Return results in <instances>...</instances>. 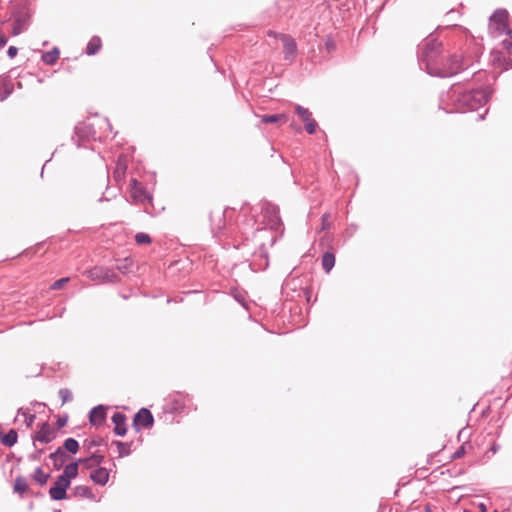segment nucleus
<instances>
[{"label":"nucleus","instance_id":"f257e3e1","mask_svg":"<svg viewBox=\"0 0 512 512\" xmlns=\"http://www.w3.org/2000/svg\"><path fill=\"white\" fill-rule=\"evenodd\" d=\"M418 61L421 69L431 76L451 77L463 69L461 55H442V44L436 38H426L419 47Z\"/></svg>","mask_w":512,"mask_h":512},{"label":"nucleus","instance_id":"f03ea898","mask_svg":"<svg viewBox=\"0 0 512 512\" xmlns=\"http://www.w3.org/2000/svg\"><path fill=\"white\" fill-rule=\"evenodd\" d=\"M490 94L488 88L463 90L460 85H452L441 101L447 106H451L446 110L448 113L466 112L476 110L486 104Z\"/></svg>","mask_w":512,"mask_h":512},{"label":"nucleus","instance_id":"7ed1b4c3","mask_svg":"<svg viewBox=\"0 0 512 512\" xmlns=\"http://www.w3.org/2000/svg\"><path fill=\"white\" fill-rule=\"evenodd\" d=\"M261 216L264 227L258 228L256 234L261 239L269 237L270 246H273L276 242V236L273 232L280 230L283 226L279 215V208L270 202H265L262 204Z\"/></svg>","mask_w":512,"mask_h":512},{"label":"nucleus","instance_id":"20e7f679","mask_svg":"<svg viewBox=\"0 0 512 512\" xmlns=\"http://www.w3.org/2000/svg\"><path fill=\"white\" fill-rule=\"evenodd\" d=\"M508 12L505 9H497L489 18V31L494 36L503 34L511 35L508 29Z\"/></svg>","mask_w":512,"mask_h":512},{"label":"nucleus","instance_id":"39448f33","mask_svg":"<svg viewBox=\"0 0 512 512\" xmlns=\"http://www.w3.org/2000/svg\"><path fill=\"white\" fill-rule=\"evenodd\" d=\"M71 483L68 479L61 477L56 478L54 485L49 489V496L54 501H60L67 498V489Z\"/></svg>","mask_w":512,"mask_h":512},{"label":"nucleus","instance_id":"423d86ee","mask_svg":"<svg viewBox=\"0 0 512 512\" xmlns=\"http://www.w3.org/2000/svg\"><path fill=\"white\" fill-rule=\"evenodd\" d=\"M226 209H216L210 213L211 232L214 236H219L223 233L226 226L225 213Z\"/></svg>","mask_w":512,"mask_h":512},{"label":"nucleus","instance_id":"0eeeda50","mask_svg":"<svg viewBox=\"0 0 512 512\" xmlns=\"http://www.w3.org/2000/svg\"><path fill=\"white\" fill-rule=\"evenodd\" d=\"M154 418L150 410L141 408L134 416L133 426L136 430H140L139 426L150 427L153 425Z\"/></svg>","mask_w":512,"mask_h":512},{"label":"nucleus","instance_id":"6e6552de","mask_svg":"<svg viewBox=\"0 0 512 512\" xmlns=\"http://www.w3.org/2000/svg\"><path fill=\"white\" fill-rule=\"evenodd\" d=\"M55 438L53 428L47 423H43L40 430L33 436V446L36 448L35 442L50 443Z\"/></svg>","mask_w":512,"mask_h":512},{"label":"nucleus","instance_id":"1a4fd4ad","mask_svg":"<svg viewBox=\"0 0 512 512\" xmlns=\"http://www.w3.org/2000/svg\"><path fill=\"white\" fill-rule=\"evenodd\" d=\"M93 279H102L108 282H117L119 277L111 269L105 267H94L90 270Z\"/></svg>","mask_w":512,"mask_h":512},{"label":"nucleus","instance_id":"9d476101","mask_svg":"<svg viewBox=\"0 0 512 512\" xmlns=\"http://www.w3.org/2000/svg\"><path fill=\"white\" fill-rule=\"evenodd\" d=\"M106 417V407L104 405H97L89 412V422L96 427L102 426Z\"/></svg>","mask_w":512,"mask_h":512},{"label":"nucleus","instance_id":"9b49d317","mask_svg":"<svg viewBox=\"0 0 512 512\" xmlns=\"http://www.w3.org/2000/svg\"><path fill=\"white\" fill-rule=\"evenodd\" d=\"M131 186H132V197L135 201L137 202H141V203H144V202H151L152 200V196L147 193L145 191V189L142 187V185L136 180V179H132L131 181Z\"/></svg>","mask_w":512,"mask_h":512},{"label":"nucleus","instance_id":"f8f14e48","mask_svg":"<svg viewBox=\"0 0 512 512\" xmlns=\"http://www.w3.org/2000/svg\"><path fill=\"white\" fill-rule=\"evenodd\" d=\"M126 415L122 412H115L112 416L114 433L117 436H124L127 433Z\"/></svg>","mask_w":512,"mask_h":512},{"label":"nucleus","instance_id":"ddd939ff","mask_svg":"<svg viewBox=\"0 0 512 512\" xmlns=\"http://www.w3.org/2000/svg\"><path fill=\"white\" fill-rule=\"evenodd\" d=\"M283 41V53L286 60H292L297 50L296 42L288 35L282 34L280 36Z\"/></svg>","mask_w":512,"mask_h":512},{"label":"nucleus","instance_id":"4468645a","mask_svg":"<svg viewBox=\"0 0 512 512\" xmlns=\"http://www.w3.org/2000/svg\"><path fill=\"white\" fill-rule=\"evenodd\" d=\"M50 460L52 461L53 467L55 470H60L63 468L65 462L68 459V455L63 450L62 447H58L56 451L52 452L49 455Z\"/></svg>","mask_w":512,"mask_h":512},{"label":"nucleus","instance_id":"2eb2a0df","mask_svg":"<svg viewBox=\"0 0 512 512\" xmlns=\"http://www.w3.org/2000/svg\"><path fill=\"white\" fill-rule=\"evenodd\" d=\"M91 480L98 485H105L109 480V472L106 468L99 467L90 474Z\"/></svg>","mask_w":512,"mask_h":512},{"label":"nucleus","instance_id":"dca6fc26","mask_svg":"<svg viewBox=\"0 0 512 512\" xmlns=\"http://www.w3.org/2000/svg\"><path fill=\"white\" fill-rule=\"evenodd\" d=\"M78 475V462H71L64 467L63 473L60 475L65 479L71 480L76 478Z\"/></svg>","mask_w":512,"mask_h":512},{"label":"nucleus","instance_id":"f3484780","mask_svg":"<svg viewBox=\"0 0 512 512\" xmlns=\"http://www.w3.org/2000/svg\"><path fill=\"white\" fill-rule=\"evenodd\" d=\"M335 265V255L333 252L327 251L322 255V268L329 273Z\"/></svg>","mask_w":512,"mask_h":512},{"label":"nucleus","instance_id":"a211bd4d","mask_svg":"<svg viewBox=\"0 0 512 512\" xmlns=\"http://www.w3.org/2000/svg\"><path fill=\"white\" fill-rule=\"evenodd\" d=\"M13 83L9 80L0 81V101L6 100L13 92Z\"/></svg>","mask_w":512,"mask_h":512},{"label":"nucleus","instance_id":"6ab92c4d","mask_svg":"<svg viewBox=\"0 0 512 512\" xmlns=\"http://www.w3.org/2000/svg\"><path fill=\"white\" fill-rule=\"evenodd\" d=\"M102 43L98 36H93L86 46V53L88 55H95L101 49Z\"/></svg>","mask_w":512,"mask_h":512},{"label":"nucleus","instance_id":"aec40b11","mask_svg":"<svg viewBox=\"0 0 512 512\" xmlns=\"http://www.w3.org/2000/svg\"><path fill=\"white\" fill-rule=\"evenodd\" d=\"M60 55V51L57 47H54L51 51L45 52L42 55V61L47 65H54Z\"/></svg>","mask_w":512,"mask_h":512},{"label":"nucleus","instance_id":"412c9836","mask_svg":"<svg viewBox=\"0 0 512 512\" xmlns=\"http://www.w3.org/2000/svg\"><path fill=\"white\" fill-rule=\"evenodd\" d=\"M34 481L40 486H44L50 478V473H45L41 467H37L32 475Z\"/></svg>","mask_w":512,"mask_h":512},{"label":"nucleus","instance_id":"4be33fe9","mask_svg":"<svg viewBox=\"0 0 512 512\" xmlns=\"http://www.w3.org/2000/svg\"><path fill=\"white\" fill-rule=\"evenodd\" d=\"M103 461L104 456L97 453H93L85 459H79V462L83 463L87 468H91L93 465H100Z\"/></svg>","mask_w":512,"mask_h":512},{"label":"nucleus","instance_id":"5701e85b","mask_svg":"<svg viewBox=\"0 0 512 512\" xmlns=\"http://www.w3.org/2000/svg\"><path fill=\"white\" fill-rule=\"evenodd\" d=\"M28 482L25 477L18 476L14 482V491L18 493H24L28 490Z\"/></svg>","mask_w":512,"mask_h":512},{"label":"nucleus","instance_id":"b1692460","mask_svg":"<svg viewBox=\"0 0 512 512\" xmlns=\"http://www.w3.org/2000/svg\"><path fill=\"white\" fill-rule=\"evenodd\" d=\"M63 450H67L68 452L72 453V454H76L79 450V443L76 439L74 438H67L65 441H64V444H63Z\"/></svg>","mask_w":512,"mask_h":512},{"label":"nucleus","instance_id":"393cba45","mask_svg":"<svg viewBox=\"0 0 512 512\" xmlns=\"http://www.w3.org/2000/svg\"><path fill=\"white\" fill-rule=\"evenodd\" d=\"M92 127L89 124H81L75 127V134L80 138H89Z\"/></svg>","mask_w":512,"mask_h":512},{"label":"nucleus","instance_id":"a878e982","mask_svg":"<svg viewBox=\"0 0 512 512\" xmlns=\"http://www.w3.org/2000/svg\"><path fill=\"white\" fill-rule=\"evenodd\" d=\"M295 112L304 123H306L312 119L311 112L307 108H305L301 105L295 106Z\"/></svg>","mask_w":512,"mask_h":512},{"label":"nucleus","instance_id":"bb28decb","mask_svg":"<svg viewBox=\"0 0 512 512\" xmlns=\"http://www.w3.org/2000/svg\"><path fill=\"white\" fill-rule=\"evenodd\" d=\"M113 444L116 445L118 448L119 457L128 456L131 453L129 443H125V442L116 440V441H113Z\"/></svg>","mask_w":512,"mask_h":512},{"label":"nucleus","instance_id":"cd10ccee","mask_svg":"<svg viewBox=\"0 0 512 512\" xmlns=\"http://www.w3.org/2000/svg\"><path fill=\"white\" fill-rule=\"evenodd\" d=\"M26 21L23 20V19H16L13 23V29H12V34L14 36L16 35H19L20 33H22L25 29H26Z\"/></svg>","mask_w":512,"mask_h":512},{"label":"nucleus","instance_id":"c85d7f7f","mask_svg":"<svg viewBox=\"0 0 512 512\" xmlns=\"http://www.w3.org/2000/svg\"><path fill=\"white\" fill-rule=\"evenodd\" d=\"M285 115L283 114H272V115H263L261 118L262 123H276L280 120H285Z\"/></svg>","mask_w":512,"mask_h":512},{"label":"nucleus","instance_id":"c756f323","mask_svg":"<svg viewBox=\"0 0 512 512\" xmlns=\"http://www.w3.org/2000/svg\"><path fill=\"white\" fill-rule=\"evenodd\" d=\"M135 242L138 245L149 244L151 243V237L146 233L139 232L135 235Z\"/></svg>","mask_w":512,"mask_h":512},{"label":"nucleus","instance_id":"7c9ffc66","mask_svg":"<svg viewBox=\"0 0 512 512\" xmlns=\"http://www.w3.org/2000/svg\"><path fill=\"white\" fill-rule=\"evenodd\" d=\"M18 413H19V414H22V415L25 417V420H24V421H25V424H26L28 427H30V426L33 424V422H34V420H35V415H34V414H30V413H28V411L24 410L23 408H20V409L18 410Z\"/></svg>","mask_w":512,"mask_h":512},{"label":"nucleus","instance_id":"2f4dec72","mask_svg":"<svg viewBox=\"0 0 512 512\" xmlns=\"http://www.w3.org/2000/svg\"><path fill=\"white\" fill-rule=\"evenodd\" d=\"M75 494L81 497H88L91 494L90 488L85 485L75 487Z\"/></svg>","mask_w":512,"mask_h":512},{"label":"nucleus","instance_id":"473e14b6","mask_svg":"<svg viewBox=\"0 0 512 512\" xmlns=\"http://www.w3.org/2000/svg\"><path fill=\"white\" fill-rule=\"evenodd\" d=\"M59 396L61 397L62 399V404L68 402V401H71L72 400V393L69 389L67 388H62L59 390Z\"/></svg>","mask_w":512,"mask_h":512},{"label":"nucleus","instance_id":"72a5a7b5","mask_svg":"<svg viewBox=\"0 0 512 512\" xmlns=\"http://www.w3.org/2000/svg\"><path fill=\"white\" fill-rule=\"evenodd\" d=\"M317 123L314 119H311L310 121L305 123V130L309 134H314L316 132Z\"/></svg>","mask_w":512,"mask_h":512},{"label":"nucleus","instance_id":"f704fd0d","mask_svg":"<svg viewBox=\"0 0 512 512\" xmlns=\"http://www.w3.org/2000/svg\"><path fill=\"white\" fill-rule=\"evenodd\" d=\"M329 218H330V214L329 213H325V214L322 215V217H321V222H322L321 229L322 230H326V229L330 228L331 223L329 221Z\"/></svg>","mask_w":512,"mask_h":512},{"label":"nucleus","instance_id":"c9c22d12","mask_svg":"<svg viewBox=\"0 0 512 512\" xmlns=\"http://www.w3.org/2000/svg\"><path fill=\"white\" fill-rule=\"evenodd\" d=\"M68 280H69L68 278H61V279H59V280H56V281L51 285V289H54V290H56V289H61V288L64 286V284H65L66 282H68Z\"/></svg>","mask_w":512,"mask_h":512},{"label":"nucleus","instance_id":"e433bc0d","mask_svg":"<svg viewBox=\"0 0 512 512\" xmlns=\"http://www.w3.org/2000/svg\"><path fill=\"white\" fill-rule=\"evenodd\" d=\"M43 453V449H37L35 448V451L31 453L28 458L30 461H37L40 459L41 455Z\"/></svg>","mask_w":512,"mask_h":512},{"label":"nucleus","instance_id":"4c0bfd02","mask_svg":"<svg viewBox=\"0 0 512 512\" xmlns=\"http://www.w3.org/2000/svg\"><path fill=\"white\" fill-rule=\"evenodd\" d=\"M465 454V446L462 445L461 447H459L452 455V458L453 459H458L460 457H462L463 455Z\"/></svg>","mask_w":512,"mask_h":512},{"label":"nucleus","instance_id":"58836bf2","mask_svg":"<svg viewBox=\"0 0 512 512\" xmlns=\"http://www.w3.org/2000/svg\"><path fill=\"white\" fill-rule=\"evenodd\" d=\"M103 442H104V440H103V438H101V437H98V438L92 439V440L89 442V448L94 447V446H100Z\"/></svg>","mask_w":512,"mask_h":512},{"label":"nucleus","instance_id":"ea45409f","mask_svg":"<svg viewBox=\"0 0 512 512\" xmlns=\"http://www.w3.org/2000/svg\"><path fill=\"white\" fill-rule=\"evenodd\" d=\"M18 53V49L15 46H10L7 50V55L9 58H14Z\"/></svg>","mask_w":512,"mask_h":512},{"label":"nucleus","instance_id":"a19ab883","mask_svg":"<svg viewBox=\"0 0 512 512\" xmlns=\"http://www.w3.org/2000/svg\"><path fill=\"white\" fill-rule=\"evenodd\" d=\"M182 409H183V404L178 400L175 401L173 407L171 408V410L173 412H180Z\"/></svg>","mask_w":512,"mask_h":512},{"label":"nucleus","instance_id":"79ce46f5","mask_svg":"<svg viewBox=\"0 0 512 512\" xmlns=\"http://www.w3.org/2000/svg\"><path fill=\"white\" fill-rule=\"evenodd\" d=\"M125 170H126V166L125 165H122L120 163L117 164V169L115 171V173L120 176V175H124L125 173Z\"/></svg>","mask_w":512,"mask_h":512},{"label":"nucleus","instance_id":"37998d69","mask_svg":"<svg viewBox=\"0 0 512 512\" xmlns=\"http://www.w3.org/2000/svg\"><path fill=\"white\" fill-rule=\"evenodd\" d=\"M259 246H260V255H261V257L267 258V251L264 249L265 243L261 242L259 244Z\"/></svg>","mask_w":512,"mask_h":512},{"label":"nucleus","instance_id":"c03bdc74","mask_svg":"<svg viewBox=\"0 0 512 512\" xmlns=\"http://www.w3.org/2000/svg\"><path fill=\"white\" fill-rule=\"evenodd\" d=\"M67 422V417H64V418H59L56 422L58 428H62L63 426H65Z\"/></svg>","mask_w":512,"mask_h":512},{"label":"nucleus","instance_id":"a18cd8bd","mask_svg":"<svg viewBox=\"0 0 512 512\" xmlns=\"http://www.w3.org/2000/svg\"><path fill=\"white\" fill-rule=\"evenodd\" d=\"M302 293H303L304 297L306 298V300L309 302L310 296H311V291L308 288H304L302 290Z\"/></svg>","mask_w":512,"mask_h":512},{"label":"nucleus","instance_id":"49530a36","mask_svg":"<svg viewBox=\"0 0 512 512\" xmlns=\"http://www.w3.org/2000/svg\"><path fill=\"white\" fill-rule=\"evenodd\" d=\"M7 43V38L0 34V49H2Z\"/></svg>","mask_w":512,"mask_h":512},{"label":"nucleus","instance_id":"de8ad7c7","mask_svg":"<svg viewBox=\"0 0 512 512\" xmlns=\"http://www.w3.org/2000/svg\"><path fill=\"white\" fill-rule=\"evenodd\" d=\"M117 269L122 272V273H125L128 269L127 265L124 264V265H117Z\"/></svg>","mask_w":512,"mask_h":512},{"label":"nucleus","instance_id":"09e8293b","mask_svg":"<svg viewBox=\"0 0 512 512\" xmlns=\"http://www.w3.org/2000/svg\"><path fill=\"white\" fill-rule=\"evenodd\" d=\"M235 299H236L239 303H241L244 307H246V306H245V303H244V299H243L242 297H240V296H235Z\"/></svg>","mask_w":512,"mask_h":512},{"label":"nucleus","instance_id":"8fccbe9b","mask_svg":"<svg viewBox=\"0 0 512 512\" xmlns=\"http://www.w3.org/2000/svg\"><path fill=\"white\" fill-rule=\"evenodd\" d=\"M498 449H499V446L493 445L491 448V451H492V453H496L498 451Z\"/></svg>","mask_w":512,"mask_h":512},{"label":"nucleus","instance_id":"3c124183","mask_svg":"<svg viewBox=\"0 0 512 512\" xmlns=\"http://www.w3.org/2000/svg\"><path fill=\"white\" fill-rule=\"evenodd\" d=\"M294 282H295V280L287 281V282L285 283V287H286V288H287V287H289V286H290L291 284H293Z\"/></svg>","mask_w":512,"mask_h":512},{"label":"nucleus","instance_id":"603ef678","mask_svg":"<svg viewBox=\"0 0 512 512\" xmlns=\"http://www.w3.org/2000/svg\"><path fill=\"white\" fill-rule=\"evenodd\" d=\"M484 119V115H479L478 116V120H483Z\"/></svg>","mask_w":512,"mask_h":512}]
</instances>
